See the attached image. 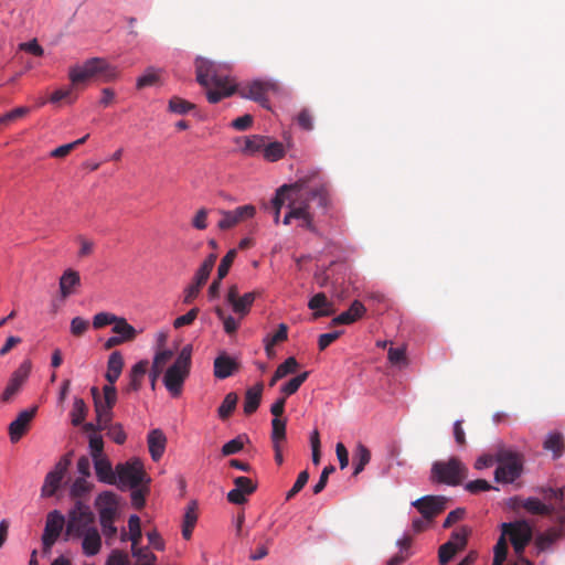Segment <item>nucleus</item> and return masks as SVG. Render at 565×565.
I'll list each match as a JSON object with an SVG mask.
<instances>
[{
  "label": "nucleus",
  "instance_id": "c03bdc74",
  "mask_svg": "<svg viewBox=\"0 0 565 565\" xmlns=\"http://www.w3.org/2000/svg\"><path fill=\"white\" fill-rule=\"evenodd\" d=\"M308 371L298 374L297 376L289 380L286 384H284L280 388V392L285 395V397L295 394L302 385V383L308 379Z\"/></svg>",
  "mask_w": 565,
  "mask_h": 565
},
{
  "label": "nucleus",
  "instance_id": "13d9d810",
  "mask_svg": "<svg viewBox=\"0 0 565 565\" xmlns=\"http://www.w3.org/2000/svg\"><path fill=\"white\" fill-rule=\"evenodd\" d=\"M244 448V441L241 436L231 439L230 441L225 443L222 447V455L223 456H231L239 452Z\"/></svg>",
  "mask_w": 565,
  "mask_h": 565
},
{
  "label": "nucleus",
  "instance_id": "4be33fe9",
  "mask_svg": "<svg viewBox=\"0 0 565 565\" xmlns=\"http://www.w3.org/2000/svg\"><path fill=\"white\" fill-rule=\"evenodd\" d=\"M309 309L313 310L312 319L317 320L321 317H330L335 312V308L327 298L326 294L318 292L308 302Z\"/></svg>",
  "mask_w": 565,
  "mask_h": 565
},
{
  "label": "nucleus",
  "instance_id": "49530a36",
  "mask_svg": "<svg viewBox=\"0 0 565 565\" xmlns=\"http://www.w3.org/2000/svg\"><path fill=\"white\" fill-rule=\"evenodd\" d=\"M286 439V419L273 418L271 440L273 444H280Z\"/></svg>",
  "mask_w": 565,
  "mask_h": 565
},
{
  "label": "nucleus",
  "instance_id": "f704fd0d",
  "mask_svg": "<svg viewBox=\"0 0 565 565\" xmlns=\"http://www.w3.org/2000/svg\"><path fill=\"white\" fill-rule=\"evenodd\" d=\"M129 527V540L131 541V554L136 555L137 545H139L141 541V527H140V519L138 515L134 514L129 516L128 520Z\"/></svg>",
  "mask_w": 565,
  "mask_h": 565
},
{
  "label": "nucleus",
  "instance_id": "9b49d317",
  "mask_svg": "<svg viewBox=\"0 0 565 565\" xmlns=\"http://www.w3.org/2000/svg\"><path fill=\"white\" fill-rule=\"evenodd\" d=\"M217 255L210 254L202 265L196 270L192 284H190L184 290L183 302L186 305L192 303V301L199 296L201 288L207 281L210 274L215 265Z\"/></svg>",
  "mask_w": 565,
  "mask_h": 565
},
{
  "label": "nucleus",
  "instance_id": "09e8293b",
  "mask_svg": "<svg viewBox=\"0 0 565 565\" xmlns=\"http://www.w3.org/2000/svg\"><path fill=\"white\" fill-rule=\"evenodd\" d=\"M236 255H237V252L235 248H233V249H230L226 253V255L221 259V263L217 267V276L220 279H224L227 276L230 268L236 258Z\"/></svg>",
  "mask_w": 565,
  "mask_h": 565
},
{
  "label": "nucleus",
  "instance_id": "a19ab883",
  "mask_svg": "<svg viewBox=\"0 0 565 565\" xmlns=\"http://www.w3.org/2000/svg\"><path fill=\"white\" fill-rule=\"evenodd\" d=\"M75 86L71 83V85L66 88H60L52 93L50 96V102L52 104H57L62 100H65L67 104H74L77 99V96L73 94Z\"/></svg>",
  "mask_w": 565,
  "mask_h": 565
},
{
  "label": "nucleus",
  "instance_id": "7ed1b4c3",
  "mask_svg": "<svg viewBox=\"0 0 565 565\" xmlns=\"http://www.w3.org/2000/svg\"><path fill=\"white\" fill-rule=\"evenodd\" d=\"M191 353L192 349L190 345L184 347L178 355L174 363L167 370L163 383L167 390L172 396L177 397L182 392V385L189 375L191 366Z\"/></svg>",
  "mask_w": 565,
  "mask_h": 565
},
{
  "label": "nucleus",
  "instance_id": "bb28decb",
  "mask_svg": "<svg viewBox=\"0 0 565 565\" xmlns=\"http://www.w3.org/2000/svg\"><path fill=\"white\" fill-rule=\"evenodd\" d=\"M124 369V358L119 351H114L107 361L105 379L108 383L115 384Z\"/></svg>",
  "mask_w": 565,
  "mask_h": 565
},
{
  "label": "nucleus",
  "instance_id": "9d476101",
  "mask_svg": "<svg viewBox=\"0 0 565 565\" xmlns=\"http://www.w3.org/2000/svg\"><path fill=\"white\" fill-rule=\"evenodd\" d=\"M501 530L504 536H509L515 553L522 555L533 536L531 525L526 521H515L503 523Z\"/></svg>",
  "mask_w": 565,
  "mask_h": 565
},
{
  "label": "nucleus",
  "instance_id": "4468645a",
  "mask_svg": "<svg viewBox=\"0 0 565 565\" xmlns=\"http://www.w3.org/2000/svg\"><path fill=\"white\" fill-rule=\"evenodd\" d=\"M65 519L56 510L50 512L46 516L45 527L42 535L43 552L49 553L57 541L64 527Z\"/></svg>",
  "mask_w": 565,
  "mask_h": 565
},
{
  "label": "nucleus",
  "instance_id": "c9c22d12",
  "mask_svg": "<svg viewBox=\"0 0 565 565\" xmlns=\"http://www.w3.org/2000/svg\"><path fill=\"white\" fill-rule=\"evenodd\" d=\"M237 401H238V396L236 393L234 392H231L228 393L222 404L220 405V407L217 408V414H218V417L222 419V420H225L227 419L232 413L235 411L236 408V405H237Z\"/></svg>",
  "mask_w": 565,
  "mask_h": 565
},
{
  "label": "nucleus",
  "instance_id": "473e14b6",
  "mask_svg": "<svg viewBox=\"0 0 565 565\" xmlns=\"http://www.w3.org/2000/svg\"><path fill=\"white\" fill-rule=\"evenodd\" d=\"M370 460L371 452L369 448L361 443L358 444L353 455V476H358L359 473H361L364 470L365 466L370 462Z\"/></svg>",
  "mask_w": 565,
  "mask_h": 565
},
{
  "label": "nucleus",
  "instance_id": "f03ea898",
  "mask_svg": "<svg viewBox=\"0 0 565 565\" xmlns=\"http://www.w3.org/2000/svg\"><path fill=\"white\" fill-rule=\"evenodd\" d=\"M468 476V468L458 457L447 460H437L431 466L430 479L433 482L458 486Z\"/></svg>",
  "mask_w": 565,
  "mask_h": 565
},
{
  "label": "nucleus",
  "instance_id": "20e7f679",
  "mask_svg": "<svg viewBox=\"0 0 565 565\" xmlns=\"http://www.w3.org/2000/svg\"><path fill=\"white\" fill-rule=\"evenodd\" d=\"M88 448L97 479L107 484H115L116 472L113 470L110 460L104 454V440L102 435H89Z\"/></svg>",
  "mask_w": 565,
  "mask_h": 565
},
{
  "label": "nucleus",
  "instance_id": "4c0bfd02",
  "mask_svg": "<svg viewBox=\"0 0 565 565\" xmlns=\"http://www.w3.org/2000/svg\"><path fill=\"white\" fill-rule=\"evenodd\" d=\"M255 299L256 292H246L245 295L236 299V301L233 303V311L242 317L246 316L249 312V309Z\"/></svg>",
  "mask_w": 565,
  "mask_h": 565
},
{
  "label": "nucleus",
  "instance_id": "052dcab7",
  "mask_svg": "<svg viewBox=\"0 0 565 565\" xmlns=\"http://www.w3.org/2000/svg\"><path fill=\"white\" fill-rule=\"evenodd\" d=\"M200 309L199 308H192L190 311H188L185 315L178 317L173 321V327L175 329L182 328L184 326H190L193 323V321L196 319L199 315Z\"/></svg>",
  "mask_w": 565,
  "mask_h": 565
},
{
  "label": "nucleus",
  "instance_id": "864d4df0",
  "mask_svg": "<svg viewBox=\"0 0 565 565\" xmlns=\"http://www.w3.org/2000/svg\"><path fill=\"white\" fill-rule=\"evenodd\" d=\"M298 367V362L294 356H290L285 360L284 363L278 365L276 369V377H285L289 374H292L296 372Z\"/></svg>",
  "mask_w": 565,
  "mask_h": 565
},
{
  "label": "nucleus",
  "instance_id": "ea45409f",
  "mask_svg": "<svg viewBox=\"0 0 565 565\" xmlns=\"http://www.w3.org/2000/svg\"><path fill=\"white\" fill-rule=\"evenodd\" d=\"M559 534L555 530H547L535 539V546L539 552L548 550L558 539Z\"/></svg>",
  "mask_w": 565,
  "mask_h": 565
},
{
  "label": "nucleus",
  "instance_id": "4d7b16f0",
  "mask_svg": "<svg viewBox=\"0 0 565 565\" xmlns=\"http://www.w3.org/2000/svg\"><path fill=\"white\" fill-rule=\"evenodd\" d=\"M117 316L110 312H99L96 313L93 318V327L95 329L104 328L108 324H114L116 321Z\"/></svg>",
  "mask_w": 565,
  "mask_h": 565
},
{
  "label": "nucleus",
  "instance_id": "1a4fd4ad",
  "mask_svg": "<svg viewBox=\"0 0 565 565\" xmlns=\"http://www.w3.org/2000/svg\"><path fill=\"white\" fill-rule=\"evenodd\" d=\"M124 486L137 488L143 483H149L150 479L147 477L142 462L139 459H132L125 463L116 466V480Z\"/></svg>",
  "mask_w": 565,
  "mask_h": 565
},
{
  "label": "nucleus",
  "instance_id": "b1692460",
  "mask_svg": "<svg viewBox=\"0 0 565 565\" xmlns=\"http://www.w3.org/2000/svg\"><path fill=\"white\" fill-rule=\"evenodd\" d=\"M147 441L152 460L159 461L162 458L167 446V437L164 433L159 428L152 429L148 434Z\"/></svg>",
  "mask_w": 565,
  "mask_h": 565
},
{
  "label": "nucleus",
  "instance_id": "cd10ccee",
  "mask_svg": "<svg viewBox=\"0 0 565 565\" xmlns=\"http://www.w3.org/2000/svg\"><path fill=\"white\" fill-rule=\"evenodd\" d=\"M81 277L76 270L66 269L60 278V294L62 299H66L73 294V288L79 286Z\"/></svg>",
  "mask_w": 565,
  "mask_h": 565
},
{
  "label": "nucleus",
  "instance_id": "5701e85b",
  "mask_svg": "<svg viewBox=\"0 0 565 565\" xmlns=\"http://www.w3.org/2000/svg\"><path fill=\"white\" fill-rule=\"evenodd\" d=\"M239 369V363L227 355L226 353L220 354L214 360V376L220 380L232 376Z\"/></svg>",
  "mask_w": 565,
  "mask_h": 565
},
{
  "label": "nucleus",
  "instance_id": "de8ad7c7",
  "mask_svg": "<svg viewBox=\"0 0 565 565\" xmlns=\"http://www.w3.org/2000/svg\"><path fill=\"white\" fill-rule=\"evenodd\" d=\"M305 196H294V200L288 204L289 211L285 215L282 223L289 225L292 218H297L301 215V205Z\"/></svg>",
  "mask_w": 565,
  "mask_h": 565
},
{
  "label": "nucleus",
  "instance_id": "3c124183",
  "mask_svg": "<svg viewBox=\"0 0 565 565\" xmlns=\"http://www.w3.org/2000/svg\"><path fill=\"white\" fill-rule=\"evenodd\" d=\"M285 150L280 142H271L267 146L264 145V157L268 161H277L284 157Z\"/></svg>",
  "mask_w": 565,
  "mask_h": 565
},
{
  "label": "nucleus",
  "instance_id": "2eb2a0df",
  "mask_svg": "<svg viewBox=\"0 0 565 565\" xmlns=\"http://www.w3.org/2000/svg\"><path fill=\"white\" fill-rule=\"evenodd\" d=\"M447 498L443 495H425L412 504L426 521H431L446 509Z\"/></svg>",
  "mask_w": 565,
  "mask_h": 565
},
{
  "label": "nucleus",
  "instance_id": "69168bd1",
  "mask_svg": "<svg viewBox=\"0 0 565 565\" xmlns=\"http://www.w3.org/2000/svg\"><path fill=\"white\" fill-rule=\"evenodd\" d=\"M465 489L470 493H478L480 491H489L493 487L484 479H477L466 483Z\"/></svg>",
  "mask_w": 565,
  "mask_h": 565
},
{
  "label": "nucleus",
  "instance_id": "37998d69",
  "mask_svg": "<svg viewBox=\"0 0 565 565\" xmlns=\"http://www.w3.org/2000/svg\"><path fill=\"white\" fill-rule=\"evenodd\" d=\"M87 415V406L83 398H75L73 403V408L71 412L72 424L74 426H79L84 423Z\"/></svg>",
  "mask_w": 565,
  "mask_h": 565
},
{
  "label": "nucleus",
  "instance_id": "58836bf2",
  "mask_svg": "<svg viewBox=\"0 0 565 565\" xmlns=\"http://www.w3.org/2000/svg\"><path fill=\"white\" fill-rule=\"evenodd\" d=\"M523 508L535 515H547L552 513V508L544 504L537 498H529L524 501Z\"/></svg>",
  "mask_w": 565,
  "mask_h": 565
},
{
  "label": "nucleus",
  "instance_id": "f3484780",
  "mask_svg": "<svg viewBox=\"0 0 565 565\" xmlns=\"http://www.w3.org/2000/svg\"><path fill=\"white\" fill-rule=\"evenodd\" d=\"M38 412V406L24 409L19 413L17 418L9 425V436L11 443H18L30 429V424Z\"/></svg>",
  "mask_w": 565,
  "mask_h": 565
},
{
  "label": "nucleus",
  "instance_id": "338daca9",
  "mask_svg": "<svg viewBox=\"0 0 565 565\" xmlns=\"http://www.w3.org/2000/svg\"><path fill=\"white\" fill-rule=\"evenodd\" d=\"M106 565H129L128 554L120 550H114L110 553Z\"/></svg>",
  "mask_w": 565,
  "mask_h": 565
},
{
  "label": "nucleus",
  "instance_id": "680f3d73",
  "mask_svg": "<svg viewBox=\"0 0 565 565\" xmlns=\"http://www.w3.org/2000/svg\"><path fill=\"white\" fill-rule=\"evenodd\" d=\"M88 320L82 317H75L71 321V332L75 337H82L88 330Z\"/></svg>",
  "mask_w": 565,
  "mask_h": 565
},
{
  "label": "nucleus",
  "instance_id": "0e129e2a",
  "mask_svg": "<svg viewBox=\"0 0 565 565\" xmlns=\"http://www.w3.org/2000/svg\"><path fill=\"white\" fill-rule=\"evenodd\" d=\"M334 470H335V468L332 465H329V466L323 468V470H322V472L320 475L319 481L312 488V491H313L315 494H318L321 491H323V489L326 488V486L328 483L329 476L331 473H333Z\"/></svg>",
  "mask_w": 565,
  "mask_h": 565
},
{
  "label": "nucleus",
  "instance_id": "dca6fc26",
  "mask_svg": "<svg viewBox=\"0 0 565 565\" xmlns=\"http://www.w3.org/2000/svg\"><path fill=\"white\" fill-rule=\"evenodd\" d=\"M31 370L30 362H23L11 375L8 385L1 394V402L9 403L20 392Z\"/></svg>",
  "mask_w": 565,
  "mask_h": 565
},
{
  "label": "nucleus",
  "instance_id": "f8f14e48",
  "mask_svg": "<svg viewBox=\"0 0 565 565\" xmlns=\"http://www.w3.org/2000/svg\"><path fill=\"white\" fill-rule=\"evenodd\" d=\"M196 68V81L203 87L209 86H222L224 81H227V76L220 75L217 73L216 65L203 57L195 60Z\"/></svg>",
  "mask_w": 565,
  "mask_h": 565
},
{
  "label": "nucleus",
  "instance_id": "2f4dec72",
  "mask_svg": "<svg viewBox=\"0 0 565 565\" xmlns=\"http://www.w3.org/2000/svg\"><path fill=\"white\" fill-rule=\"evenodd\" d=\"M113 332L116 333V337H119L122 342L132 341L137 335V330L121 317H117L114 322Z\"/></svg>",
  "mask_w": 565,
  "mask_h": 565
},
{
  "label": "nucleus",
  "instance_id": "6e6d98bb",
  "mask_svg": "<svg viewBox=\"0 0 565 565\" xmlns=\"http://www.w3.org/2000/svg\"><path fill=\"white\" fill-rule=\"evenodd\" d=\"M297 124L303 130L310 131L313 129V116L308 108H303L296 117Z\"/></svg>",
  "mask_w": 565,
  "mask_h": 565
},
{
  "label": "nucleus",
  "instance_id": "a878e982",
  "mask_svg": "<svg viewBox=\"0 0 565 565\" xmlns=\"http://www.w3.org/2000/svg\"><path fill=\"white\" fill-rule=\"evenodd\" d=\"M148 365L149 362L147 360H141L131 367L129 372V383L124 390L126 393L137 392L140 390Z\"/></svg>",
  "mask_w": 565,
  "mask_h": 565
},
{
  "label": "nucleus",
  "instance_id": "8fccbe9b",
  "mask_svg": "<svg viewBox=\"0 0 565 565\" xmlns=\"http://www.w3.org/2000/svg\"><path fill=\"white\" fill-rule=\"evenodd\" d=\"M507 555H508V544H507L505 536L502 533L494 546V556H493L492 565H502V563L507 558Z\"/></svg>",
  "mask_w": 565,
  "mask_h": 565
},
{
  "label": "nucleus",
  "instance_id": "a18cd8bd",
  "mask_svg": "<svg viewBox=\"0 0 565 565\" xmlns=\"http://www.w3.org/2000/svg\"><path fill=\"white\" fill-rule=\"evenodd\" d=\"M169 110L178 115H185L195 108V105L178 96H173L169 100Z\"/></svg>",
  "mask_w": 565,
  "mask_h": 565
},
{
  "label": "nucleus",
  "instance_id": "603ef678",
  "mask_svg": "<svg viewBox=\"0 0 565 565\" xmlns=\"http://www.w3.org/2000/svg\"><path fill=\"white\" fill-rule=\"evenodd\" d=\"M131 489V503L136 509L140 510L146 504V494L148 493L149 488L148 486L141 484V487L139 486L137 488Z\"/></svg>",
  "mask_w": 565,
  "mask_h": 565
},
{
  "label": "nucleus",
  "instance_id": "0eeeda50",
  "mask_svg": "<svg viewBox=\"0 0 565 565\" xmlns=\"http://www.w3.org/2000/svg\"><path fill=\"white\" fill-rule=\"evenodd\" d=\"M280 86L277 82L267 79H254L243 83L237 92L241 97L254 100L260 104L263 107H269V93H278Z\"/></svg>",
  "mask_w": 565,
  "mask_h": 565
},
{
  "label": "nucleus",
  "instance_id": "412c9836",
  "mask_svg": "<svg viewBox=\"0 0 565 565\" xmlns=\"http://www.w3.org/2000/svg\"><path fill=\"white\" fill-rule=\"evenodd\" d=\"M92 395L94 398L95 412L97 417V428L99 430H106L109 426L114 425L113 420V407H107L103 404L97 387H92Z\"/></svg>",
  "mask_w": 565,
  "mask_h": 565
},
{
  "label": "nucleus",
  "instance_id": "6e6552de",
  "mask_svg": "<svg viewBox=\"0 0 565 565\" xmlns=\"http://www.w3.org/2000/svg\"><path fill=\"white\" fill-rule=\"evenodd\" d=\"M94 521L95 516L89 507L82 502H77L74 509L70 512L66 525V535L81 537L83 533L90 529H95L93 525Z\"/></svg>",
  "mask_w": 565,
  "mask_h": 565
},
{
  "label": "nucleus",
  "instance_id": "c85d7f7f",
  "mask_svg": "<svg viewBox=\"0 0 565 565\" xmlns=\"http://www.w3.org/2000/svg\"><path fill=\"white\" fill-rule=\"evenodd\" d=\"M198 521V505L195 501H191L185 509L182 521V536L184 540H190L193 529Z\"/></svg>",
  "mask_w": 565,
  "mask_h": 565
},
{
  "label": "nucleus",
  "instance_id": "aec40b11",
  "mask_svg": "<svg viewBox=\"0 0 565 565\" xmlns=\"http://www.w3.org/2000/svg\"><path fill=\"white\" fill-rule=\"evenodd\" d=\"M235 488L227 493V500L234 504H243L246 502V495L256 491L257 484L247 477H236L234 479Z\"/></svg>",
  "mask_w": 565,
  "mask_h": 565
},
{
  "label": "nucleus",
  "instance_id": "72a5a7b5",
  "mask_svg": "<svg viewBox=\"0 0 565 565\" xmlns=\"http://www.w3.org/2000/svg\"><path fill=\"white\" fill-rule=\"evenodd\" d=\"M206 88V98L211 104H216L223 98L231 96L234 93V88L230 86V82L224 81L222 86H209Z\"/></svg>",
  "mask_w": 565,
  "mask_h": 565
},
{
  "label": "nucleus",
  "instance_id": "423d86ee",
  "mask_svg": "<svg viewBox=\"0 0 565 565\" xmlns=\"http://www.w3.org/2000/svg\"><path fill=\"white\" fill-rule=\"evenodd\" d=\"M498 467L494 471V479L500 483H512L522 473L523 458L520 454L501 449L497 452Z\"/></svg>",
  "mask_w": 565,
  "mask_h": 565
},
{
  "label": "nucleus",
  "instance_id": "ddd939ff",
  "mask_svg": "<svg viewBox=\"0 0 565 565\" xmlns=\"http://www.w3.org/2000/svg\"><path fill=\"white\" fill-rule=\"evenodd\" d=\"M218 213L222 217L217 223V227L221 231H227L235 227L239 223L252 218L256 213V209L252 204H246L232 211L218 210Z\"/></svg>",
  "mask_w": 565,
  "mask_h": 565
},
{
  "label": "nucleus",
  "instance_id": "39448f33",
  "mask_svg": "<svg viewBox=\"0 0 565 565\" xmlns=\"http://www.w3.org/2000/svg\"><path fill=\"white\" fill-rule=\"evenodd\" d=\"M97 75H102L104 81H110L115 72L105 60L98 57L89 58L81 66H73L68 72L70 81L75 87Z\"/></svg>",
  "mask_w": 565,
  "mask_h": 565
},
{
  "label": "nucleus",
  "instance_id": "e433bc0d",
  "mask_svg": "<svg viewBox=\"0 0 565 565\" xmlns=\"http://www.w3.org/2000/svg\"><path fill=\"white\" fill-rule=\"evenodd\" d=\"M544 449L552 451L555 458H559L564 451V439L562 434H550L544 441Z\"/></svg>",
  "mask_w": 565,
  "mask_h": 565
},
{
  "label": "nucleus",
  "instance_id": "c756f323",
  "mask_svg": "<svg viewBox=\"0 0 565 565\" xmlns=\"http://www.w3.org/2000/svg\"><path fill=\"white\" fill-rule=\"evenodd\" d=\"M83 552L87 556L96 555L102 546V539L97 531V529H90L89 531L83 533Z\"/></svg>",
  "mask_w": 565,
  "mask_h": 565
},
{
  "label": "nucleus",
  "instance_id": "79ce46f5",
  "mask_svg": "<svg viewBox=\"0 0 565 565\" xmlns=\"http://www.w3.org/2000/svg\"><path fill=\"white\" fill-rule=\"evenodd\" d=\"M311 200H313L311 196H308V195L305 196V199L302 200V205H301V215L298 217V220L301 221V224H300L301 227H303L310 232H315L316 226L313 224V216L309 212V202Z\"/></svg>",
  "mask_w": 565,
  "mask_h": 565
},
{
  "label": "nucleus",
  "instance_id": "774afa93",
  "mask_svg": "<svg viewBox=\"0 0 565 565\" xmlns=\"http://www.w3.org/2000/svg\"><path fill=\"white\" fill-rule=\"evenodd\" d=\"M457 553V551L452 547V543H445L439 547V563L440 565H446Z\"/></svg>",
  "mask_w": 565,
  "mask_h": 565
},
{
  "label": "nucleus",
  "instance_id": "7c9ffc66",
  "mask_svg": "<svg viewBox=\"0 0 565 565\" xmlns=\"http://www.w3.org/2000/svg\"><path fill=\"white\" fill-rule=\"evenodd\" d=\"M263 393V385L257 384L254 387H250L245 393L244 401V413L246 415H252L257 411L260 404Z\"/></svg>",
  "mask_w": 565,
  "mask_h": 565
},
{
  "label": "nucleus",
  "instance_id": "f257e3e1",
  "mask_svg": "<svg viewBox=\"0 0 565 565\" xmlns=\"http://www.w3.org/2000/svg\"><path fill=\"white\" fill-rule=\"evenodd\" d=\"M291 193L295 196H311L318 199V205L327 209L330 204V182L318 171L309 172L300 177L292 184H284L277 191L275 196L270 200L269 204L265 207L267 210L280 211L286 202L290 204Z\"/></svg>",
  "mask_w": 565,
  "mask_h": 565
},
{
  "label": "nucleus",
  "instance_id": "393cba45",
  "mask_svg": "<svg viewBox=\"0 0 565 565\" xmlns=\"http://www.w3.org/2000/svg\"><path fill=\"white\" fill-rule=\"evenodd\" d=\"M365 311L366 309L364 305L359 300H354L347 311L340 313L339 316L332 319L331 324H351L359 320L360 318H362Z\"/></svg>",
  "mask_w": 565,
  "mask_h": 565
},
{
  "label": "nucleus",
  "instance_id": "bf43d9fd",
  "mask_svg": "<svg viewBox=\"0 0 565 565\" xmlns=\"http://www.w3.org/2000/svg\"><path fill=\"white\" fill-rule=\"evenodd\" d=\"M90 490V484L86 480V477L77 478L71 488V494L73 497L79 498L87 493Z\"/></svg>",
  "mask_w": 565,
  "mask_h": 565
},
{
  "label": "nucleus",
  "instance_id": "5fc2aeb1",
  "mask_svg": "<svg viewBox=\"0 0 565 565\" xmlns=\"http://www.w3.org/2000/svg\"><path fill=\"white\" fill-rule=\"evenodd\" d=\"M106 431L107 436L118 445H122L127 439V435L124 430V427L119 423H115L114 425L109 426V428H107Z\"/></svg>",
  "mask_w": 565,
  "mask_h": 565
},
{
  "label": "nucleus",
  "instance_id": "6ab92c4d",
  "mask_svg": "<svg viewBox=\"0 0 565 565\" xmlns=\"http://www.w3.org/2000/svg\"><path fill=\"white\" fill-rule=\"evenodd\" d=\"M99 523L115 522L118 512L117 495L110 491L100 493L97 498Z\"/></svg>",
  "mask_w": 565,
  "mask_h": 565
},
{
  "label": "nucleus",
  "instance_id": "e2e57ef3",
  "mask_svg": "<svg viewBox=\"0 0 565 565\" xmlns=\"http://www.w3.org/2000/svg\"><path fill=\"white\" fill-rule=\"evenodd\" d=\"M310 445L312 449V463L318 466L321 460V451H320V436L318 430H313L310 436Z\"/></svg>",
  "mask_w": 565,
  "mask_h": 565
},
{
  "label": "nucleus",
  "instance_id": "a211bd4d",
  "mask_svg": "<svg viewBox=\"0 0 565 565\" xmlns=\"http://www.w3.org/2000/svg\"><path fill=\"white\" fill-rule=\"evenodd\" d=\"M68 465L70 461L67 459H62L55 465L54 469L45 476L44 483L41 489L42 497H52L55 494L61 486Z\"/></svg>",
  "mask_w": 565,
  "mask_h": 565
}]
</instances>
